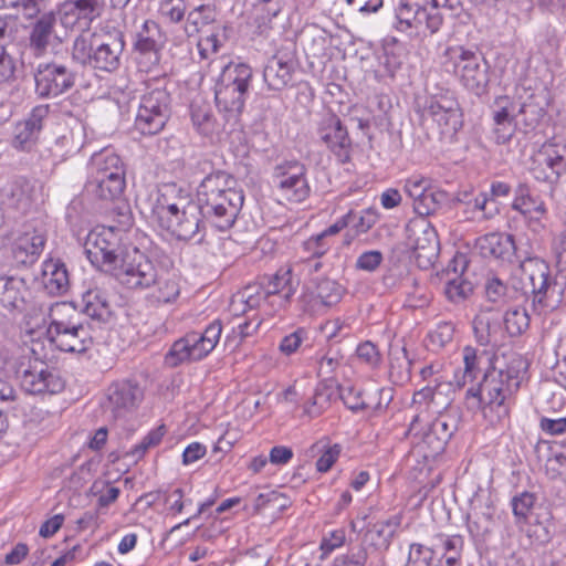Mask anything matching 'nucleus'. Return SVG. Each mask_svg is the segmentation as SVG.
<instances>
[{"label": "nucleus", "mask_w": 566, "mask_h": 566, "mask_svg": "<svg viewBox=\"0 0 566 566\" xmlns=\"http://www.w3.org/2000/svg\"><path fill=\"white\" fill-rule=\"evenodd\" d=\"M310 451L313 454H319L316 460V470L321 473L328 472L342 453V446L338 443H331L328 438H323L313 443Z\"/></svg>", "instance_id": "obj_39"}, {"label": "nucleus", "mask_w": 566, "mask_h": 566, "mask_svg": "<svg viewBox=\"0 0 566 566\" xmlns=\"http://www.w3.org/2000/svg\"><path fill=\"white\" fill-rule=\"evenodd\" d=\"M525 363L514 357L502 366L488 369L482 380L467 391L470 408L481 409L491 423L501 422L509 417L510 399L517 391Z\"/></svg>", "instance_id": "obj_1"}, {"label": "nucleus", "mask_w": 566, "mask_h": 566, "mask_svg": "<svg viewBox=\"0 0 566 566\" xmlns=\"http://www.w3.org/2000/svg\"><path fill=\"white\" fill-rule=\"evenodd\" d=\"M292 66L279 57H272L263 71V77L271 90H281L291 80Z\"/></svg>", "instance_id": "obj_43"}, {"label": "nucleus", "mask_w": 566, "mask_h": 566, "mask_svg": "<svg viewBox=\"0 0 566 566\" xmlns=\"http://www.w3.org/2000/svg\"><path fill=\"white\" fill-rule=\"evenodd\" d=\"M143 399V390L129 381L116 384L108 390V408L114 417H122L135 409Z\"/></svg>", "instance_id": "obj_26"}, {"label": "nucleus", "mask_w": 566, "mask_h": 566, "mask_svg": "<svg viewBox=\"0 0 566 566\" xmlns=\"http://www.w3.org/2000/svg\"><path fill=\"white\" fill-rule=\"evenodd\" d=\"M440 440H436L438 446H447L453 433L458 429V417L451 410L440 412L433 420L424 421Z\"/></svg>", "instance_id": "obj_45"}, {"label": "nucleus", "mask_w": 566, "mask_h": 566, "mask_svg": "<svg viewBox=\"0 0 566 566\" xmlns=\"http://www.w3.org/2000/svg\"><path fill=\"white\" fill-rule=\"evenodd\" d=\"M443 65L467 90L476 95L485 91L490 81L489 65L479 53L460 45L450 46L444 52Z\"/></svg>", "instance_id": "obj_6"}, {"label": "nucleus", "mask_w": 566, "mask_h": 566, "mask_svg": "<svg viewBox=\"0 0 566 566\" xmlns=\"http://www.w3.org/2000/svg\"><path fill=\"white\" fill-rule=\"evenodd\" d=\"M21 387L32 395H54L64 388V381L54 369L41 365L23 371Z\"/></svg>", "instance_id": "obj_25"}, {"label": "nucleus", "mask_w": 566, "mask_h": 566, "mask_svg": "<svg viewBox=\"0 0 566 566\" xmlns=\"http://www.w3.org/2000/svg\"><path fill=\"white\" fill-rule=\"evenodd\" d=\"M248 91L242 88L228 87L226 85H214L216 105L226 120H235L243 111Z\"/></svg>", "instance_id": "obj_28"}, {"label": "nucleus", "mask_w": 566, "mask_h": 566, "mask_svg": "<svg viewBox=\"0 0 566 566\" xmlns=\"http://www.w3.org/2000/svg\"><path fill=\"white\" fill-rule=\"evenodd\" d=\"M220 69L221 73L216 81L217 84L249 91L252 80V70L248 64L228 62L221 65Z\"/></svg>", "instance_id": "obj_34"}, {"label": "nucleus", "mask_w": 566, "mask_h": 566, "mask_svg": "<svg viewBox=\"0 0 566 566\" xmlns=\"http://www.w3.org/2000/svg\"><path fill=\"white\" fill-rule=\"evenodd\" d=\"M535 503L533 493L523 492L512 499V510L518 521H526Z\"/></svg>", "instance_id": "obj_61"}, {"label": "nucleus", "mask_w": 566, "mask_h": 566, "mask_svg": "<svg viewBox=\"0 0 566 566\" xmlns=\"http://www.w3.org/2000/svg\"><path fill=\"white\" fill-rule=\"evenodd\" d=\"M103 4V0H66L59 6L56 20L66 30L76 25L85 29L99 17Z\"/></svg>", "instance_id": "obj_19"}, {"label": "nucleus", "mask_w": 566, "mask_h": 566, "mask_svg": "<svg viewBox=\"0 0 566 566\" xmlns=\"http://www.w3.org/2000/svg\"><path fill=\"white\" fill-rule=\"evenodd\" d=\"M431 187L430 179L420 175H413L406 180L405 191L415 202Z\"/></svg>", "instance_id": "obj_64"}, {"label": "nucleus", "mask_w": 566, "mask_h": 566, "mask_svg": "<svg viewBox=\"0 0 566 566\" xmlns=\"http://www.w3.org/2000/svg\"><path fill=\"white\" fill-rule=\"evenodd\" d=\"M83 312L98 322H106L111 317V306L104 291L90 287L82 294Z\"/></svg>", "instance_id": "obj_35"}, {"label": "nucleus", "mask_w": 566, "mask_h": 566, "mask_svg": "<svg viewBox=\"0 0 566 566\" xmlns=\"http://www.w3.org/2000/svg\"><path fill=\"white\" fill-rule=\"evenodd\" d=\"M512 209L517 211L524 219L527 228L539 233L545 229L548 210L545 201L537 195H534L526 185H520L515 189Z\"/></svg>", "instance_id": "obj_16"}, {"label": "nucleus", "mask_w": 566, "mask_h": 566, "mask_svg": "<svg viewBox=\"0 0 566 566\" xmlns=\"http://www.w3.org/2000/svg\"><path fill=\"white\" fill-rule=\"evenodd\" d=\"M480 361L481 357L475 348L465 346L462 349V367L454 373V380L458 386L463 387L478 379L482 371Z\"/></svg>", "instance_id": "obj_37"}, {"label": "nucleus", "mask_w": 566, "mask_h": 566, "mask_svg": "<svg viewBox=\"0 0 566 566\" xmlns=\"http://www.w3.org/2000/svg\"><path fill=\"white\" fill-rule=\"evenodd\" d=\"M502 325L511 336H518L530 326V317L525 308L513 307L502 315Z\"/></svg>", "instance_id": "obj_49"}, {"label": "nucleus", "mask_w": 566, "mask_h": 566, "mask_svg": "<svg viewBox=\"0 0 566 566\" xmlns=\"http://www.w3.org/2000/svg\"><path fill=\"white\" fill-rule=\"evenodd\" d=\"M345 293V289L335 280L322 279L316 284L315 304L326 307L334 306L340 302Z\"/></svg>", "instance_id": "obj_47"}, {"label": "nucleus", "mask_w": 566, "mask_h": 566, "mask_svg": "<svg viewBox=\"0 0 566 566\" xmlns=\"http://www.w3.org/2000/svg\"><path fill=\"white\" fill-rule=\"evenodd\" d=\"M396 18L400 31L415 30L418 34L439 31L443 17L437 8L428 7L421 0H399Z\"/></svg>", "instance_id": "obj_12"}, {"label": "nucleus", "mask_w": 566, "mask_h": 566, "mask_svg": "<svg viewBox=\"0 0 566 566\" xmlns=\"http://www.w3.org/2000/svg\"><path fill=\"white\" fill-rule=\"evenodd\" d=\"M118 261L109 274L128 289H150L156 282L158 269L138 248L128 245Z\"/></svg>", "instance_id": "obj_9"}, {"label": "nucleus", "mask_w": 566, "mask_h": 566, "mask_svg": "<svg viewBox=\"0 0 566 566\" xmlns=\"http://www.w3.org/2000/svg\"><path fill=\"white\" fill-rule=\"evenodd\" d=\"M10 360L9 350L0 347V406L11 407L18 398L17 390L6 379V369Z\"/></svg>", "instance_id": "obj_50"}, {"label": "nucleus", "mask_w": 566, "mask_h": 566, "mask_svg": "<svg viewBox=\"0 0 566 566\" xmlns=\"http://www.w3.org/2000/svg\"><path fill=\"white\" fill-rule=\"evenodd\" d=\"M444 201L446 193L431 187L413 202V208L418 214L429 216L436 212Z\"/></svg>", "instance_id": "obj_53"}, {"label": "nucleus", "mask_w": 566, "mask_h": 566, "mask_svg": "<svg viewBox=\"0 0 566 566\" xmlns=\"http://www.w3.org/2000/svg\"><path fill=\"white\" fill-rule=\"evenodd\" d=\"M454 324L451 322H439L436 327L430 331L428 338L429 343L434 348H442L452 342L454 336Z\"/></svg>", "instance_id": "obj_58"}, {"label": "nucleus", "mask_w": 566, "mask_h": 566, "mask_svg": "<svg viewBox=\"0 0 566 566\" xmlns=\"http://www.w3.org/2000/svg\"><path fill=\"white\" fill-rule=\"evenodd\" d=\"M424 117L437 124L441 138L452 139L462 126L458 104L449 98L430 99L424 108Z\"/></svg>", "instance_id": "obj_20"}, {"label": "nucleus", "mask_w": 566, "mask_h": 566, "mask_svg": "<svg viewBox=\"0 0 566 566\" xmlns=\"http://www.w3.org/2000/svg\"><path fill=\"white\" fill-rule=\"evenodd\" d=\"M42 284L50 294H61L69 289V272L60 259H46L42 263Z\"/></svg>", "instance_id": "obj_32"}, {"label": "nucleus", "mask_w": 566, "mask_h": 566, "mask_svg": "<svg viewBox=\"0 0 566 566\" xmlns=\"http://www.w3.org/2000/svg\"><path fill=\"white\" fill-rule=\"evenodd\" d=\"M124 34L117 29L103 28L93 34H80L72 46V59L94 70L114 73L119 70L124 55Z\"/></svg>", "instance_id": "obj_4"}, {"label": "nucleus", "mask_w": 566, "mask_h": 566, "mask_svg": "<svg viewBox=\"0 0 566 566\" xmlns=\"http://www.w3.org/2000/svg\"><path fill=\"white\" fill-rule=\"evenodd\" d=\"M90 177L95 179L113 178L116 176L125 178V166L120 157L112 149H104L94 154L90 160Z\"/></svg>", "instance_id": "obj_29"}, {"label": "nucleus", "mask_w": 566, "mask_h": 566, "mask_svg": "<svg viewBox=\"0 0 566 566\" xmlns=\"http://www.w3.org/2000/svg\"><path fill=\"white\" fill-rule=\"evenodd\" d=\"M410 245L421 266L432 264L438 258L439 241L436 230L426 220L412 223L409 228Z\"/></svg>", "instance_id": "obj_21"}, {"label": "nucleus", "mask_w": 566, "mask_h": 566, "mask_svg": "<svg viewBox=\"0 0 566 566\" xmlns=\"http://www.w3.org/2000/svg\"><path fill=\"white\" fill-rule=\"evenodd\" d=\"M151 213L177 240L196 244L205 241L203 211L198 200L193 201L189 192L176 184H165L158 189Z\"/></svg>", "instance_id": "obj_2"}, {"label": "nucleus", "mask_w": 566, "mask_h": 566, "mask_svg": "<svg viewBox=\"0 0 566 566\" xmlns=\"http://www.w3.org/2000/svg\"><path fill=\"white\" fill-rule=\"evenodd\" d=\"M151 296L158 303L174 302L180 294V285L177 277L168 272L159 273L157 270V279L154 282Z\"/></svg>", "instance_id": "obj_40"}, {"label": "nucleus", "mask_w": 566, "mask_h": 566, "mask_svg": "<svg viewBox=\"0 0 566 566\" xmlns=\"http://www.w3.org/2000/svg\"><path fill=\"white\" fill-rule=\"evenodd\" d=\"M476 248L483 256L504 259L514 252L520 259L512 234L488 233L476 240Z\"/></svg>", "instance_id": "obj_31"}, {"label": "nucleus", "mask_w": 566, "mask_h": 566, "mask_svg": "<svg viewBox=\"0 0 566 566\" xmlns=\"http://www.w3.org/2000/svg\"><path fill=\"white\" fill-rule=\"evenodd\" d=\"M44 244L45 238L42 233H23L14 243V258L23 264L32 263L42 252Z\"/></svg>", "instance_id": "obj_36"}, {"label": "nucleus", "mask_w": 566, "mask_h": 566, "mask_svg": "<svg viewBox=\"0 0 566 566\" xmlns=\"http://www.w3.org/2000/svg\"><path fill=\"white\" fill-rule=\"evenodd\" d=\"M356 354L358 359L371 369L377 368L381 363V355L371 342H364L358 345Z\"/></svg>", "instance_id": "obj_63"}, {"label": "nucleus", "mask_w": 566, "mask_h": 566, "mask_svg": "<svg viewBox=\"0 0 566 566\" xmlns=\"http://www.w3.org/2000/svg\"><path fill=\"white\" fill-rule=\"evenodd\" d=\"M333 396V390L325 386L318 385L313 396L304 403V413L311 418L318 417L329 405Z\"/></svg>", "instance_id": "obj_51"}, {"label": "nucleus", "mask_w": 566, "mask_h": 566, "mask_svg": "<svg viewBox=\"0 0 566 566\" xmlns=\"http://www.w3.org/2000/svg\"><path fill=\"white\" fill-rule=\"evenodd\" d=\"M50 311L51 302H34L24 316V323L28 333H39L46 336V326L49 325Z\"/></svg>", "instance_id": "obj_44"}, {"label": "nucleus", "mask_w": 566, "mask_h": 566, "mask_svg": "<svg viewBox=\"0 0 566 566\" xmlns=\"http://www.w3.org/2000/svg\"><path fill=\"white\" fill-rule=\"evenodd\" d=\"M494 135L497 144H506L515 133L514 114L509 106L494 111Z\"/></svg>", "instance_id": "obj_48"}, {"label": "nucleus", "mask_w": 566, "mask_h": 566, "mask_svg": "<svg viewBox=\"0 0 566 566\" xmlns=\"http://www.w3.org/2000/svg\"><path fill=\"white\" fill-rule=\"evenodd\" d=\"M25 281L13 275L0 276V305L9 311L21 310L25 304Z\"/></svg>", "instance_id": "obj_30"}, {"label": "nucleus", "mask_w": 566, "mask_h": 566, "mask_svg": "<svg viewBox=\"0 0 566 566\" xmlns=\"http://www.w3.org/2000/svg\"><path fill=\"white\" fill-rule=\"evenodd\" d=\"M472 284L461 277L449 280L444 287L448 300L459 303L465 300L472 293Z\"/></svg>", "instance_id": "obj_59"}, {"label": "nucleus", "mask_w": 566, "mask_h": 566, "mask_svg": "<svg viewBox=\"0 0 566 566\" xmlns=\"http://www.w3.org/2000/svg\"><path fill=\"white\" fill-rule=\"evenodd\" d=\"M440 542L434 547L410 544L405 566H461L463 538L460 535L443 536Z\"/></svg>", "instance_id": "obj_11"}, {"label": "nucleus", "mask_w": 566, "mask_h": 566, "mask_svg": "<svg viewBox=\"0 0 566 566\" xmlns=\"http://www.w3.org/2000/svg\"><path fill=\"white\" fill-rule=\"evenodd\" d=\"M237 301L244 304L243 311L260 307L262 304L270 300L260 284L248 285L235 296Z\"/></svg>", "instance_id": "obj_54"}, {"label": "nucleus", "mask_w": 566, "mask_h": 566, "mask_svg": "<svg viewBox=\"0 0 566 566\" xmlns=\"http://www.w3.org/2000/svg\"><path fill=\"white\" fill-rule=\"evenodd\" d=\"M216 20L214 8L210 4H200L188 12L184 31L188 38L197 35L205 27Z\"/></svg>", "instance_id": "obj_42"}, {"label": "nucleus", "mask_w": 566, "mask_h": 566, "mask_svg": "<svg viewBox=\"0 0 566 566\" xmlns=\"http://www.w3.org/2000/svg\"><path fill=\"white\" fill-rule=\"evenodd\" d=\"M520 268L522 274L531 284L534 294L533 303L542 307H553L548 298L555 283L551 277L548 263L537 256H526L521 260Z\"/></svg>", "instance_id": "obj_15"}, {"label": "nucleus", "mask_w": 566, "mask_h": 566, "mask_svg": "<svg viewBox=\"0 0 566 566\" xmlns=\"http://www.w3.org/2000/svg\"><path fill=\"white\" fill-rule=\"evenodd\" d=\"M407 436L411 443L420 449L424 458H434L446 448V446L436 443V440H440V438L424 423V418L420 413L413 416Z\"/></svg>", "instance_id": "obj_27"}, {"label": "nucleus", "mask_w": 566, "mask_h": 566, "mask_svg": "<svg viewBox=\"0 0 566 566\" xmlns=\"http://www.w3.org/2000/svg\"><path fill=\"white\" fill-rule=\"evenodd\" d=\"M55 12L45 13L35 22L31 33V44L39 53L43 52L51 40L55 38Z\"/></svg>", "instance_id": "obj_41"}, {"label": "nucleus", "mask_w": 566, "mask_h": 566, "mask_svg": "<svg viewBox=\"0 0 566 566\" xmlns=\"http://www.w3.org/2000/svg\"><path fill=\"white\" fill-rule=\"evenodd\" d=\"M187 6L185 0H161L158 13L161 19L170 23H179L184 20Z\"/></svg>", "instance_id": "obj_55"}, {"label": "nucleus", "mask_w": 566, "mask_h": 566, "mask_svg": "<svg viewBox=\"0 0 566 566\" xmlns=\"http://www.w3.org/2000/svg\"><path fill=\"white\" fill-rule=\"evenodd\" d=\"M305 174L306 168L300 161H284L275 166L273 182L283 198L293 202H302L310 195Z\"/></svg>", "instance_id": "obj_13"}, {"label": "nucleus", "mask_w": 566, "mask_h": 566, "mask_svg": "<svg viewBox=\"0 0 566 566\" xmlns=\"http://www.w3.org/2000/svg\"><path fill=\"white\" fill-rule=\"evenodd\" d=\"M319 139L338 157L347 158L352 140L347 129L335 114H326L318 123Z\"/></svg>", "instance_id": "obj_23"}, {"label": "nucleus", "mask_w": 566, "mask_h": 566, "mask_svg": "<svg viewBox=\"0 0 566 566\" xmlns=\"http://www.w3.org/2000/svg\"><path fill=\"white\" fill-rule=\"evenodd\" d=\"M564 156L556 144L544 143L533 156V172L537 180L557 182L562 175Z\"/></svg>", "instance_id": "obj_24"}, {"label": "nucleus", "mask_w": 566, "mask_h": 566, "mask_svg": "<svg viewBox=\"0 0 566 566\" xmlns=\"http://www.w3.org/2000/svg\"><path fill=\"white\" fill-rule=\"evenodd\" d=\"M191 119L201 134L208 135L213 132V117L208 105L193 104Z\"/></svg>", "instance_id": "obj_57"}, {"label": "nucleus", "mask_w": 566, "mask_h": 566, "mask_svg": "<svg viewBox=\"0 0 566 566\" xmlns=\"http://www.w3.org/2000/svg\"><path fill=\"white\" fill-rule=\"evenodd\" d=\"M170 95L163 87L145 92L139 101L134 128L142 135L160 133L169 118Z\"/></svg>", "instance_id": "obj_10"}, {"label": "nucleus", "mask_w": 566, "mask_h": 566, "mask_svg": "<svg viewBox=\"0 0 566 566\" xmlns=\"http://www.w3.org/2000/svg\"><path fill=\"white\" fill-rule=\"evenodd\" d=\"M340 397L344 403L354 411L363 409H377L380 405L379 402L374 401L373 395L364 394L353 387L342 389Z\"/></svg>", "instance_id": "obj_52"}, {"label": "nucleus", "mask_w": 566, "mask_h": 566, "mask_svg": "<svg viewBox=\"0 0 566 566\" xmlns=\"http://www.w3.org/2000/svg\"><path fill=\"white\" fill-rule=\"evenodd\" d=\"M46 339L55 348L65 353H84L93 344L81 313L67 302H51Z\"/></svg>", "instance_id": "obj_5"}, {"label": "nucleus", "mask_w": 566, "mask_h": 566, "mask_svg": "<svg viewBox=\"0 0 566 566\" xmlns=\"http://www.w3.org/2000/svg\"><path fill=\"white\" fill-rule=\"evenodd\" d=\"M222 333L221 321H212L202 334L192 332L177 339L165 355V364L177 367L187 361H197L207 357L219 343Z\"/></svg>", "instance_id": "obj_7"}, {"label": "nucleus", "mask_w": 566, "mask_h": 566, "mask_svg": "<svg viewBox=\"0 0 566 566\" xmlns=\"http://www.w3.org/2000/svg\"><path fill=\"white\" fill-rule=\"evenodd\" d=\"M473 332L481 346H500L504 339L502 314L494 308L481 310L473 319Z\"/></svg>", "instance_id": "obj_22"}, {"label": "nucleus", "mask_w": 566, "mask_h": 566, "mask_svg": "<svg viewBox=\"0 0 566 566\" xmlns=\"http://www.w3.org/2000/svg\"><path fill=\"white\" fill-rule=\"evenodd\" d=\"M8 195L11 197L13 205L23 211H25L32 202L31 186L23 179L13 181Z\"/></svg>", "instance_id": "obj_56"}, {"label": "nucleus", "mask_w": 566, "mask_h": 566, "mask_svg": "<svg viewBox=\"0 0 566 566\" xmlns=\"http://www.w3.org/2000/svg\"><path fill=\"white\" fill-rule=\"evenodd\" d=\"M223 45L221 33L219 30L212 31L210 34L201 36L198 40L197 48L201 59H210L217 54Z\"/></svg>", "instance_id": "obj_60"}, {"label": "nucleus", "mask_w": 566, "mask_h": 566, "mask_svg": "<svg viewBox=\"0 0 566 566\" xmlns=\"http://www.w3.org/2000/svg\"><path fill=\"white\" fill-rule=\"evenodd\" d=\"M332 247L331 240L324 239L319 233L312 235L303 243V250L310 258L319 259L325 255Z\"/></svg>", "instance_id": "obj_62"}, {"label": "nucleus", "mask_w": 566, "mask_h": 566, "mask_svg": "<svg viewBox=\"0 0 566 566\" xmlns=\"http://www.w3.org/2000/svg\"><path fill=\"white\" fill-rule=\"evenodd\" d=\"M49 112V105H38L15 124L11 142L14 149L30 153L35 148Z\"/></svg>", "instance_id": "obj_18"}, {"label": "nucleus", "mask_w": 566, "mask_h": 566, "mask_svg": "<svg viewBox=\"0 0 566 566\" xmlns=\"http://www.w3.org/2000/svg\"><path fill=\"white\" fill-rule=\"evenodd\" d=\"M440 440H436L438 446H447L453 433L458 429V417L451 410L440 412L433 420L424 421Z\"/></svg>", "instance_id": "obj_46"}, {"label": "nucleus", "mask_w": 566, "mask_h": 566, "mask_svg": "<svg viewBox=\"0 0 566 566\" xmlns=\"http://www.w3.org/2000/svg\"><path fill=\"white\" fill-rule=\"evenodd\" d=\"M235 179L218 170L206 176L197 188L198 205L217 229H230L243 206V193L235 187Z\"/></svg>", "instance_id": "obj_3"}, {"label": "nucleus", "mask_w": 566, "mask_h": 566, "mask_svg": "<svg viewBox=\"0 0 566 566\" xmlns=\"http://www.w3.org/2000/svg\"><path fill=\"white\" fill-rule=\"evenodd\" d=\"M163 44L164 35L159 24L153 20H146L137 32L135 42L138 53L137 63L142 71L148 72L159 63Z\"/></svg>", "instance_id": "obj_17"}, {"label": "nucleus", "mask_w": 566, "mask_h": 566, "mask_svg": "<svg viewBox=\"0 0 566 566\" xmlns=\"http://www.w3.org/2000/svg\"><path fill=\"white\" fill-rule=\"evenodd\" d=\"M34 81L40 97H56L74 86L75 74L60 63H39Z\"/></svg>", "instance_id": "obj_14"}, {"label": "nucleus", "mask_w": 566, "mask_h": 566, "mask_svg": "<svg viewBox=\"0 0 566 566\" xmlns=\"http://www.w3.org/2000/svg\"><path fill=\"white\" fill-rule=\"evenodd\" d=\"M126 186L124 177L116 176L113 178L95 179L88 177L87 190L103 200H114L122 196Z\"/></svg>", "instance_id": "obj_38"}, {"label": "nucleus", "mask_w": 566, "mask_h": 566, "mask_svg": "<svg viewBox=\"0 0 566 566\" xmlns=\"http://www.w3.org/2000/svg\"><path fill=\"white\" fill-rule=\"evenodd\" d=\"M263 289L271 306L284 307L295 293L291 271H279Z\"/></svg>", "instance_id": "obj_33"}, {"label": "nucleus", "mask_w": 566, "mask_h": 566, "mask_svg": "<svg viewBox=\"0 0 566 566\" xmlns=\"http://www.w3.org/2000/svg\"><path fill=\"white\" fill-rule=\"evenodd\" d=\"M128 245L122 243V233L112 227H96L88 232L84 243V251L97 270L109 274L115 270L122 252Z\"/></svg>", "instance_id": "obj_8"}]
</instances>
